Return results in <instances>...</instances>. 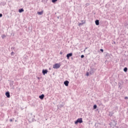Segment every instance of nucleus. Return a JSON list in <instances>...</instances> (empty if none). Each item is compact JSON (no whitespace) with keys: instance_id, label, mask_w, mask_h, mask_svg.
Instances as JSON below:
<instances>
[{"instance_id":"nucleus-1","label":"nucleus","mask_w":128,"mask_h":128,"mask_svg":"<svg viewBox=\"0 0 128 128\" xmlns=\"http://www.w3.org/2000/svg\"><path fill=\"white\" fill-rule=\"evenodd\" d=\"M82 118H79L76 121H75V124H82Z\"/></svg>"},{"instance_id":"nucleus-2","label":"nucleus","mask_w":128,"mask_h":128,"mask_svg":"<svg viewBox=\"0 0 128 128\" xmlns=\"http://www.w3.org/2000/svg\"><path fill=\"white\" fill-rule=\"evenodd\" d=\"M110 126H116V122L114 120H112L110 124Z\"/></svg>"},{"instance_id":"nucleus-3","label":"nucleus","mask_w":128,"mask_h":128,"mask_svg":"<svg viewBox=\"0 0 128 128\" xmlns=\"http://www.w3.org/2000/svg\"><path fill=\"white\" fill-rule=\"evenodd\" d=\"M60 65L58 64H56L53 66V68H60Z\"/></svg>"},{"instance_id":"nucleus-4","label":"nucleus","mask_w":128,"mask_h":128,"mask_svg":"<svg viewBox=\"0 0 128 128\" xmlns=\"http://www.w3.org/2000/svg\"><path fill=\"white\" fill-rule=\"evenodd\" d=\"M70 84V82L68 80H66L64 82V84L66 86H68V84Z\"/></svg>"},{"instance_id":"nucleus-5","label":"nucleus","mask_w":128,"mask_h":128,"mask_svg":"<svg viewBox=\"0 0 128 128\" xmlns=\"http://www.w3.org/2000/svg\"><path fill=\"white\" fill-rule=\"evenodd\" d=\"M66 56L68 60V58H70V56H72V52L66 54Z\"/></svg>"},{"instance_id":"nucleus-6","label":"nucleus","mask_w":128,"mask_h":128,"mask_svg":"<svg viewBox=\"0 0 128 128\" xmlns=\"http://www.w3.org/2000/svg\"><path fill=\"white\" fill-rule=\"evenodd\" d=\"M48 70H44V69L42 70V74H44H44H48Z\"/></svg>"},{"instance_id":"nucleus-7","label":"nucleus","mask_w":128,"mask_h":128,"mask_svg":"<svg viewBox=\"0 0 128 128\" xmlns=\"http://www.w3.org/2000/svg\"><path fill=\"white\" fill-rule=\"evenodd\" d=\"M6 96L8 98H10V94L9 92H6Z\"/></svg>"},{"instance_id":"nucleus-8","label":"nucleus","mask_w":128,"mask_h":128,"mask_svg":"<svg viewBox=\"0 0 128 128\" xmlns=\"http://www.w3.org/2000/svg\"><path fill=\"white\" fill-rule=\"evenodd\" d=\"M39 98L40 100H43L44 98V94H42L39 96Z\"/></svg>"},{"instance_id":"nucleus-9","label":"nucleus","mask_w":128,"mask_h":128,"mask_svg":"<svg viewBox=\"0 0 128 128\" xmlns=\"http://www.w3.org/2000/svg\"><path fill=\"white\" fill-rule=\"evenodd\" d=\"M95 24H96V26H98L100 24V20H96L95 21Z\"/></svg>"},{"instance_id":"nucleus-10","label":"nucleus","mask_w":128,"mask_h":128,"mask_svg":"<svg viewBox=\"0 0 128 128\" xmlns=\"http://www.w3.org/2000/svg\"><path fill=\"white\" fill-rule=\"evenodd\" d=\"M84 24H86V22H80V23H78V26H83Z\"/></svg>"},{"instance_id":"nucleus-11","label":"nucleus","mask_w":128,"mask_h":128,"mask_svg":"<svg viewBox=\"0 0 128 128\" xmlns=\"http://www.w3.org/2000/svg\"><path fill=\"white\" fill-rule=\"evenodd\" d=\"M43 13H44L43 11L38 12V14H39V16H42V14Z\"/></svg>"},{"instance_id":"nucleus-12","label":"nucleus","mask_w":128,"mask_h":128,"mask_svg":"<svg viewBox=\"0 0 128 128\" xmlns=\"http://www.w3.org/2000/svg\"><path fill=\"white\" fill-rule=\"evenodd\" d=\"M114 112H110L108 114L109 116H114Z\"/></svg>"},{"instance_id":"nucleus-13","label":"nucleus","mask_w":128,"mask_h":128,"mask_svg":"<svg viewBox=\"0 0 128 128\" xmlns=\"http://www.w3.org/2000/svg\"><path fill=\"white\" fill-rule=\"evenodd\" d=\"M94 70L90 69V74H94Z\"/></svg>"},{"instance_id":"nucleus-14","label":"nucleus","mask_w":128,"mask_h":128,"mask_svg":"<svg viewBox=\"0 0 128 128\" xmlns=\"http://www.w3.org/2000/svg\"><path fill=\"white\" fill-rule=\"evenodd\" d=\"M24 11V8H20V9H19L18 10V12L20 13Z\"/></svg>"},{"instance_id":"nucleus-15","label":"nucleus","mask_w":128,"mask_h":128,"mask_svg":"<svg viewBox=\"0 0 128 128\" xmlns=\"http://www.w3.org/2000/svg\"><path fill=\"white\" fill-rule=\"evenodd\" d=\"M97 108H98V106H96V104L94 105V106H93L94 110H96Z\"/></svg>"},{"instance_id":"nucleus-16","label":"nucleus","mask_w":128,"mask_h":128,"mask_svg":"<svg viewBox=\"0 0 128 128\" xmlns=\"http://www.w3.org/2000/svg\"><path fill=\"white\" fill-rule=\"evenodd\" d=\"M124 71L125 72H128V68L125 67V68H124Z\"/></svg>"},{"instance_id":"nucleus-17","label":"nucleus","mask_w":128,"mask_h":128,"mask_svg":"<svg viewBox=\"0 0 128 128\" xmlns=\"http://www.w3.org/2000/svg\"><path fill=\"white\" fill-rule=\"evenodd\" d=\"M64 103L62 102L61 104H60V108H64Z\"/></svg>"},{"instance_id":"nucleus-18","label":"nucleus","mask_w":128,"mask_h":128,"mask_svg":"<svg viewBox=\"0 0 128 128\" xmlns=\"http://www.w3.org/2000/svg\"><path fill=\"white\" fill-rule=\"evenodd\" d=\"M10 86H14V82H10Z\"/></svg>"},{"instance_id":"nucleus-19","label":"nucleus","mask_w":128,"mask_h":128,"mask_svg":"<svg viewBox=\"0 0 128 128\" xmlns=\"http://www.w3.org/2000/svg\"><path fill=\"white\" fill-rule=\"evenodd\" d=\"M6 35L3 34V35L2 36V38L4 40V38H6Z\"/></svg>"},{"instance_id":"nucleus-20","label":"nucleus","mask_w":128,"mask_h":128,"mask_svg":"<svg viewBox=\"0 0 128 128\" xmlns=\"http://www.w3.org/2000/svg\"><path fill=\"white\" fill-rule=\"evenodd\" d=\"M56 2H58V0H52V2L53 3Z\"/></svg>"},{"instance_id":"nucleus-21","label":"nucleus","mask_w":128,"mask_h":128,"mask_svg":"<svg viewBox=\"0 0 128 128\" xmlns=\"http://www.w3.org/2000/svg\"><path fill=\"white\" fill-rule=\"evenodd\" d=\"M80 58H84V54L81 55Z\"/></svg>"},{"instance_id":"nucleus-22","label":"nucleus","mask_w":128,"mask_h":128,"mask_svg":"<svg viewBox=\"0 0 128 128\" xmlns=\"http://www.w3.org/2000/svg\"><path fill=\"white\" fill-rule=\"evenodd\" d=\"M89 75H90V73H88V72H87L86 74V76H88Z\"/></svg>"},{"instance_id":"nucleus-23","label":"nucleus","mask_w":128,"mask_h":128,"mask_svg":"<svg viewBox=\"0 0 128 128\" xmlns=\"http://www.w3.org/2000/svg\"><path fill=\"white\" fill-rule=\"evenodd\" d=\"M14 52H11V56H14Z\"/></svg>"},{"instance_id":"nucleus-24","label":"nucleus","mask_w":128,"mask_h":128,"mask_svg":"<svg viewBox=\"0 0 128 128\" xmlns=\"http://www.w3.org/2000/svg\"><path fill=\"white\" fill-rule=\"evenodd\" d=\"M100 51L102 52H104V49H100Z\"/></svg>"},{"instance_id":"nucleus-25","label":"nucleus","mask_w":128,"mask_h":128,"mask_svg":"<svg viewBox=\"0 0 128 128\" xmlns=\"http://www.w3.org/2000/svg\"><path fill=\"white\" fill-rule=\"evenodd\" d=\"M0 18H2V14H0Z\"/></svg>"},{"instance_id":"nucleus-26","label":"nucleus","mask_w":128,"mask_h":128,"mask_svg":"<svg viewBox=\"0 0 128 128\" xmlns=\"http://www.w3.org/2000/svg\"><path fill=\"white\" fill-rule=\"evenodd\" d=\"M124 99H125V100H128V96H126V97L124 98Z\"/></svg>"},{"instance_id":"nucleus-27","label":"nucleus","mask_w":128,"mask_h":128,"mask_svg":"<svg viewBox=\"0 0 128 128\" xmlns=\"http://www.w3.org/2000/svg\"><path fill=\"white\" fill-rule=\"evenodd\" d=\"M88 4H86V6H88Z\"/></svg>"},{"instance_id":"nucleus-28","label":"nucleus","mask_w":128,"mask_h":128,"mask_svg":"<svg viewBox=\"0 0 128 128\" xmlns=\"http://www.w3.org/2000/svg\"><path fill=\"white\" fill-rule=\"evenodd\" d=\"M10 122H12V119H10Z\"/></svg>"},{"instance_id":"nucleus-29","label":"nucleus","mask_w":128,"mask_h":128,"mask_svg":"<svg viewBox=\"0 0 128 128\" xmlns=\"http://www.w3.org/2000/svg\"><path fill=\"white\" fill-rule=\"evenodd\" d=\"M1 4H2V6H4V4H2V2L1 3Z\"/></svg>"},{"instance_id":"nucleus-30","label":"nucleus","mask_w":128,"mask_h":128,"mask_svg":"<svg viewBox=\"0 0 128 128\" xmlns=\"http://www.w3.org/2000/svg\"><path fill=\"white\" fill-rule=\"evenodd\" d=\"M60 54H62V52H60Z\"/></svg>"},{"instance_id":"nucleus-31","label":"nucleus","mask_w":128,"mask_h":128,"mask_svg":"<svg viewBox=\"0 0 128 128\" xmlns=\"http://www.w3.org/2000/svg\"><path fill=\"white\" fill-rule=\"evenodd\" d=\"M87 48H85V50H87Z\"/></svg>"},{"instance_id":"nucleus-32","label":"nucleus","mask_w":128,"mask_h":128,"mask_svg":"<svg viewBox=\"0 0 128 128\" xmlns=\"http://www.w3.org/2000/svg\"><path fill=\"white\" fill-rule=\"evenodd\" d=\"M58 18H60L58 16Z\"/></svg>"}]
</instances>
